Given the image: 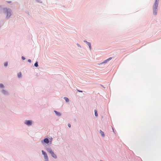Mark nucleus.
Instances as JSON below:
<instances>
[{
  "label": "nucleus",
  "instance_id": "f257e3e1",
  "mask_svg": "<svg viewBox=\"0 0 161 161\" xmlns=\"http://www.w3.org/2000/svg\"><path fill=\"white\" fill-rule=\"evenodd\" d=\"M47 151L50 153L52 156L55 158H57V156L52 151L50 148H47Z\"/></svg>",
  "mask_w": 161,
  "mask_h": 161
},
{
  "label": "nucleus",
  "instance_id": "f03ea898",
  "mask_svg": "<svg viewBox=\"0 0 161 161\" xmlns=\"http://www.w3.org/2000/svg\"><path fill=\"white\" fill-rule=\"evenodd\" d=\"M158 3H154L153 6V14L156 15L157 14L156 10L157 9V8L158 7Z\"/></svg>",
  "mask_w": 161,
  "mask_h": 161
},
{
  "label": "nucleus",
  "instance_id": "7ed1b4c3",
  "mask_svg": "<svg viewBox=\"0 0 161 161\" xmlns=\"http://www.w3.org/2000/svg\"><path fill=\"white\" fill-rule=\"evenodd\" d=\"M4 11L5 12V13L7 14V18H9L11 16V10L10 9H8L6 8L4 9Z\"/></svg>",
  "mask_w": 161,
  "mask_h": 161
},
{
  "label": "nucleus",
  "instance_id": "20e7f679",
  "mask_svg": "<svg viewBox=\"0 0 161 161\" xmlns=\"http://www.w3.org/2000/svg\"><path fill=\"white\" fill-rule=\"evenodd\" d=\"M42 154L44 155V158L46 160V161H48V157L46 152H44L43 150H42Z\"/></svg>",
  "mask_w": 161,
  "mask_h": 161
},
{
  "label": "nucleus",
  "instance_id": "39448f33",
  "mask_svg": "<svg viewBox=\"0 0 161 161\" xmlns=\"http://www.w3.org/2000/svg\"><path fill=\"white\" fill-rule=\"evenodd\" d=\"M25 124L28 125H31L32 122L30 120H27L25 122Z\"/></svg>",
  "mask_w": 161,
  "mask_h": 161
},
{
  "label": "nucleus",
  "instance_id": "423d86ee",
  "mask_svg": "<svg viewBox=\"0 0 161 161\" xmlns=\"http://www.w3.org/2000/svg\"><path fill=\"white\" fill-rule=\"evenodd\" d=\"M44 142L46 143H48L49 142L48 139L46 138L44 140Z\"/></svg>",
  "mask_w": 161,
  "mask_h": 161
},
{
  "label": "nucleus",
  "instance_id": "0eeeda50",
  "mask_svg": "<svg viewBox=\"0 0 161 161\" xmlns=\"http://www.w3.org/2000/svg\"><path fill=\"white\" fill-rule=\"evenodd\" d=\"M112 58L111 57H110L109 58H108V59L105 60L102 64H103V63H106L107 62L109 61V60H110L111 59H112Z\"/></svg>",
  "mask_w": 161,
  "mask_h": 161
},
{
  "label": "nucleus",
  "instance_id": "6e6552de",
  "mask_svg": "<svg viewBox=\"0 0 161 161\" xmlns=\"http://www.w3.org/2000/svg\"><path fill=\"white\" fill-rule=\"evenodd\" d=\"M55 113L57 115V116H60L61 115V114H60L59 113V112H57V111H54Z\"/></svg>",
  "mask_w": 161,
  "mask_h": 161
},
{
  "label": "nucleus",
  "instance_id": "1a4fd4ad",
  "mask_svg": "<svg viewBox=\"0 0 161 161\" xmlns=\"http://www.w3.org/2000/svg\"><path fill=\"white\" fill-rule=\"evenodd\" d=\"M100 134H101L102 136L103 137H104V132L101 130H100Z\"/></svg>",
  "mask_w": 161,
  "mask_h": 161
},
{
  "label": "nucleus",
  "instance_id": "9d476101",
  "mask_svg": "<svg viewBox=\"0 0 161 161\" xmlns=\"http://www.w3.org/2000/svg\"><path fill=\"white\" fill-rule=\"evenodd\" d=\"M18 76L19 78H20L21 77V72H19L18 74Z\"/></svg>",
  "mask_w": 161,
  "mask_h": 161
},
{
  "label": "nucleus",
  "instance_id": "9b49d317",
  "mask_svg": "<svg viewBox=\"0 0 161 161\" xmlns=\"http://www.w3.org/2000/svg\"><path fill=\"white\" fill-rule=\"evenodd\" d=\"M64 99L65 100V101L66 102H69V99L67 97H64Z\"/></svg>",
  "mask_w": 161,
  "mask_h": 161
},
{
  "label": "nucleus",
  "instance_id": "f8f14e48",
  "mask_svg": "<svg viewBox=\"0 0 161 161\" xmlns=\"http://www.w3.org/2000/svg\"><path fill=\"white\" fill-rule=\"evenodd\" d=\"M88 45L89 46V47H90V49H91V44H90V43L89 42H86Z\"/></svg>",
  "mask_w": 161,
  "mask_h": 161
},
{
  "label": "nucleus",
  "instance_id": "ddd939ff",
  "mask_svg": "<svg viewBox=\"0 0 161 161\" xmlns=\"http://www.w3.org/2000/svg\"><path fill=\"white\" fill-rule=\"evenodd\" d=\"M94 112H95V115L96 116H98V114H97V111L96 110H94Z\"/></svg>",
  "mask_w": 161,
  "mask_h": 161
},
{
  "label": "nucleus",
  "instance_id": "4468645a",
  "mask_svg": "<svg viewBox=\"0 0 161 161\" xmlns=\"http://www.w3.org/2000/svg\"><path fill=\"white\" fill-rule=\"evenodd\" d=\"M8 63L7 62H5L4 64V65L5 66H7L8 65Z\"/></svg>",
  "mask_w": 161,
  "mask_h": 161
},
{
  "label": "nucleus",
  "instance_id": "2eb2a0df",
  "mask_svg": "<svg viewBox=\"0 0 161 161\" xmlns=\"http://www.w3.org/2000/svg\"><path fill=\"white\" fill-rule=\"evenodd\" d=\"M2 92L4 94H6L7 92L4 90H3L2 91Z\"/></svg>",
  "mask_w": 161,
  "mask_h": 161
},
{
  "label": "nucleus",
  "instance_id": "dca6fc26",
  "mask_svg": "<svg viewBox=\"0 0 161 161\" xmlns=\"http://www.w3.org/2000/svg\"><path fill=\"white\" fill-rule=\"evenodd\" d=\"M34 65L36 67H37L38 66V64L37 62H36V63H35V64H34Z\"/></svg>",
  "mask_w": 161,
  "mask_h": 161
},
{
  "label": "nucleus",
  "instance_id": "f3484780",
  "mask_svg": "<svg viewBox=\"0 0 161 161\" xmlns=\"http://www.w3.org/2000/svg\"><path fill=\"white\" fill-rule=\"evenodd\" d=\"M3 86V84H0V87H2Z\"/></svg>",
  "mask_w": 161,
  "mask_h": 161
},
{
  "label": "nucleus",
  "instance_id": "a211bd4d",
  "mask_svg": "<svg viewBox=\"0 0 161 161\" xmlns=\"http://www.w3.org/2000/svg\"><path fill=\"white\" fill-rule=\"evenodd\" d=\"M159 1V0H156L155 3H158Z\"/></svg>",
  "mask_w": 161,
  "mask_h": 161
},
{
  "label": "nucleus",
  "instance_id": "6ab92c4d",
  "mask_svg": "<svg viewBox=\"0 0 161 161\" xmlns=\"http://www.w3.org/2000/svg\"><path fill=\"white\" fill-rule=\"evenodd\" d=\"M22 58L23 60H24L25 59V58L23 56L22 57Z\"/></svg>",
  "mask_w": 161,
  "mask_h": 161
},
{
  "label": "nucleus",
  "instance_id": "aec40b11",
  "mask_svg": "<svg viewBox=\"0 0 161 161\" xmlns=\"http://www.w3.org/2000/svg\"><path fill=\"white\" fill-rule=\"evenodd\" d=\"M68 126L69 127H71V125L70 124H68Z\"/></svg>",
  "mask_w": 161,
  "mask_h": 161
},
{
  "label": "nucleus",
  "instance_id": "412c9836",
  "mask_svg": "<svg viewBox=\"0 0 161 161\" xmlns=\"http://www.w3.org/2000/svg\"><path fill=\"white\" fill-rule=\"evenodd\" d=\"M28 61L30 63H31V60L30 59H29L28 60Z\"/></svg>",
  "mask_w": 161,
  "mask_h": 161
},
{
  "label": "nucleus",
  "instance_id": "4be33fe9",
  "mask_svg": "<svg viewBox=\"0 0 161 161\" xmlns=\"http://www.w3.org/2000/svg\"><path fill=\"white\" fill-rule=\"evenodd\" d=\"M79 92H82V91H80V90H77Z\"/></svg>",
  "mask_w": 161,
  "mask_h": 161
}]
</instances>
